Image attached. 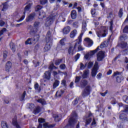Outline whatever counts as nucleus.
<instances>
[{
	"instance_id": "f257e3e1",
	"label": "nucleus",
	"mask_w": 128,
	"mask_h": 128,
	"mask_svg": "<svg viewBox=\"0 0 128 128\" xmlns=\"http://www.w3.org/2000/svg\"><path fill=\"white\" fill-rule=\"evenodd\" d=\"M52 33L50 32V31H48L47 32V34L46 36V42L47 44L44 47V52H48L50 50V44H48L50 42H52Z\"/></svg>"
},
{
	"instance_id": "f03ea898",
	"label": "nucleus",
	"mask_w": 128,
	"mask_h": 128,
	"mask_svg": "<svg viewBox=\"0 0 128 128\" xmlns=\"http://www.w3.org/2000/svg\"><path fill=\"white\" fill-rule=\"evenodd\" d=\"M49 71H46L44 74V78H46L48 80H50V72L54 70V68H58L56 67L54 64V63L51 62L49 64L48 66Z\"/></svg>"
},
{
	"instance_id": "7ed1b4c3",
	"label": "nucleus",
	"mask_w": 128,
	"mask_h": 128,
	"mask_svg": "<svg viewBox=\"0 0 128 128\" xmlns=\"http://www.w3.org/2000/svg\"><path fill=\"white\" fill-rule=\"evenodd\" d=\"M82 34H80L78 38L76 40V42L74 46V50H76V46H78V50H84V48L82 46Z\"/></svg>"
},
{
	"instance_id": "20e7f679",
	"label": "nucleus",
	"mask_w": 128,
	"mask_h": 128,
	"mask_svg": "<svg viewBox=\"0 0 128 128\" xmlns=\"http://www.w3.org/2000/svg\"><path fill=\"white\" fill-rule=\"evenodd\" d=\"M98 61L95 62L94 66L92 70L91 75L92 78H96V76L98 74Z\"/></svg>"
},
{
	"instance_id": "39448f33",
	"label": "nucleus",
	"mask_w": 128,
	"mask_h": 128,
	"mask_svg": "<svg viewBox=\"0 0 128 128\" xmlns=\"http://www.w3.org/2000/svg\"><path fill=\"white\" fill-rule=\"evenodd\" d=\"M118 76L116 78L117 82L120 83L122 82V80H124V77L122 75V72H114L113 76Z\"/></svg>"
},
{
	"instance_id": "423d86ee",
	"label": "nucleus",
	"mask_w": 128,
	"mask_h": 128,
	"mask_svg": "<svg viewBox=\"0 0 128 128\" xmlns=\"http://www.w3.org/2000/svg\"><path fill=\"white\" fill-rule=\"evenodd\" d=\"M100 50V46H98L95 50H92L90 52L87 53L85 56L84 58L86 60H90L91 56H92L96 52H97L98 51Z\"/></svg>"
},
{
	"instance_id": "0eeeda50",
	"label": "nucleus",
	"mask_w": 128,
	"mask_h": 128,
	"mask_svg": "<svg viewBox=\"0 0 128 128\" xmlns=\"http://www.w3.org/2000/svg\"><path fill=\"white\" fill-rule=\"evenodd\" d=\"M54 20V16H48L46 19V22L45 23V26L48 28L50 26L53 22Z\"/></svg>"
},
{
	"instance_id": "6e6552de",
	"label": "nucleus",
	"mask_w": 128,
	"mask_h": 128,
	"mask_svg": "<svg viewBox=\"0 0 128 128\" xmlns=\"http://www.w3.org/2000/svg\"><path fill=\"white\" fill-rule=\"evenodd\" d=\"M90 94V86H88L85 88L84 91L82 92V96H86Z\"/></svg>"
},
{
	"instance_id": "1a4fd4ad",
	"label": "nucleus",
	"mask_w": 128,
	"mask_h": 128,
	"mask_svg": "<svg viewBox=\"0 0 128 128\" xmlns=\"http://www.w3.org/2000/svg\"><path fill=\"white\" fill-rule=\"evenodd\" d=\"M104 58V52L100 51L97 54V60L98 62H102Z\"/></svg>"
},
{
	"instance_id": "9d476101",
	"label": "nucleus",
	"mask_w": 128,
	"mask_h": 128,
	"mask_svg": "<svg viewBox=\"0 0 128 128\" xmlns=\"http://www.w3.org/2000/svg\"><path fill=\"white\" fill-rule=\"evenodd\" d=\"M38 122H39V124L37 128H44V124H46L44 123L46 122V120H44V119L42 118H39L38 120Z\"/></svg>"
},
{
	"instance_id": "9b49d317",
	"label": "nucleus",
	"mask_w": 128,
	"mask_h": 128,
	"mask_svg": "<svg viewBox=\"0 0 128 128\" xmlns=\"http://www.w3.org/2000/svg\"><path fill=\"white\" fill-rule=\"evenodd\" d=\"M12 64L10 61H8L6 63V71L7 72H9L10 70L12 68Z\"/></svg>"
},
{
	"instance_id": "f8f14e48",
	"label": "nucleus",
	"mask_w": 128,
	"mask_h": 128,
	"mask_svg": "<svg viewBox=\"0 0 128 128\" xmlns=\"http://www.w3.org/2000/svg\"><path fill=\"white\" fill-rule=\"evenodd\" d=\"M53 117L54 118V120L56 122H60L62 118V114H54L53 115Z\"/></svg>"
},
{
	"instance_id": "ddd939ff",
	"label": "nucleus",
	"mask_w": 128,
	"mask_h": 128,
	"mask_svg": "<svg viewBox=\"0 0 128 128\" xmlns=\"http://www.w3.org/2000/svg\"><path fill=\"white\" fill-rule=\"evenodd\" d=\"M64 42H66V38H62L61 40L60 41V44L58 45L57 46V48L58 50H62V48L64 46Z\"/></svg>"
},
{
	"instance_id": "4468645a",
	"label": "nucleus",
	"mask_w": 128,
	"mask_h": 128,
	"mask_svg": "<svg viewBox=\"0 0 128 128\" xmlns=\"http://www.w3.org/2000/svg\"><path fill=\"white\" fill-rule=\"evenodd\" d=\"M36 16V13L33 12L31 14H30L28 18L26 19V21L27 22H32V20H34V17Z\"/></svg>"
},
{
	"instance_id": "2eb2a0df",
	"label": "nucleus",
	"mask_w": 128,
	"mask_h": 128,
	"mask_svg": "<svg viewBox=\"0 0 128 128\" xmlns=\"http://www.w3.org/2000/svg\"><path fill=\"white\" fill-rule=\"evenodd\" d=\"M12 124L16 127V128H21L20 127V123L18 122L16 119L14 118L12 120Z\"/></svg>"
},
{
	"instance_id": "dca6fc26",
	"label": "nucleus",
	"mask_w": 128,
	"mask_h": 128,
	"mask_svg": "<svg viewBox=\"0 0 128 128\" xmlns=\"http://www.w3.org/2000/svg\"><path fill=\"white\" fill-rule=\"evenodd\" d=\"M32 6V3H29L27 6H26L24 12V14H26V12H30V10Z\"/></svg>"
},
{
	"instance_id": "f3484780",
	"label": "nucleus",
	"mask_w": 128,
	"mask_h": 128,
	"mask_svg": "<svg viewBox=\"0 0 128 128\" xmlns=\"http://www.w3.org/2000/svg\"><path fill=\"white\" fill-rule=\"evenodd\" d=\"M120 118L122 120V122H128V118H126V115L124 113L120 114Z\"/></svg>"
},
{
	"instance_id": "a211bd4d",
	"label": "nucleus",
	"mask_w": 128,
	"mask_h": 128,
	"mask_svg": "<svg viewBox=\"0 0 128 128\" xmlns=\"http://www.w3.org/2000/svg\"><path fill=\"white\" fill-rule=\"evenodd\" d=\"M88 84V81L86 80H82L80 82V86L82 88H84Z\"/></svg>"
},
{
	"instance_id": "6ab92c4d",
	"label": "nucleus",
	"mask_w": 128,
	"mask_h": 128,
	"mask_svg": "<svg viewBox=\"0 0 128 128\" xmlns=\"http://www.w3.org/2000/svg\"><path fill=\"white\" fill-rule=\"evenodd\" d=\"M86 22H83L82 25V30L80 34H82V36H84V32H86Z\"/></svg>"
},
{
	"instance_id": "aec40b11",
	"label": "nucleus",
	"mask_w": 128,
	"mask_h": 128,
	"mask_svg": "<svg viewBox=\"0 0 128 128\" xmlns=\"http://www.w3.org/2000/svg\"><path fill=\"white\" fill-rule=\"evenodd\" d=\"M90 76V70H85L83 74L82 75V78H87L88 76Z\"/></svg>"
},
{
	"instance_id": "412c9836",
	"label": "nucleus",
	"mask_w": 128,
	"mask_h": 128,
	"mask_svg": "<svg viewBox=\"0 0 128 128\" xmlns=\"http://www.w3.org/2000/svg\"><path fill=\"white\" fill-rule=\"evenodd\" d=\"M70 32V27L69 26H66L63 29V33L64 34H68Z\"/></svg>"
},
{
	"instance_id": "4be33fe9",
	"label": "nucleus",
	"mask_w": 128,
	"mask_h": 128,
	"mask_svg": "<svg viewBox=\"0 0 128 128\" xmlns=\"http://www.w3.org/2000/svg\"><path fill=\"white\" fill-rule=\"evenodd\" d=\"M34 88L36 90H37L38 92H40V90H42V87L40 86L38 83L34 84Z\"/></svg>"
},
{
	"instance_id": "5701e85b",
	"label": "nucleus",
	"mask_w": 128,
	"mask_h": 128,
	"mask_svg": "<svg viewBox=\"0 0 128 128\" xmlns=\"http://www.w3.org/2000/svg\"><path fill=\"white\" fill-rule=\"evenodd\" d=\"M118 46H120L122 48H126L128 46V43L126 42H122L120 44H118Z\"/></svg>"
},
{
	"instance_id": "b1692460",
	"label": "nucleus",
	"mask_w": 128,
	"mask_h": 128,
	"mask_svg": "<svg viewBox=\"0 0 128 128\" xmlns=\"http://www.w3.org/2000/svg\"><path fill=\"white\" fill-rule=\"evenodd\" d=\"M84 40L87 42L88 46H92L94 44V42H92V40H90V38H86Z\"/></svg>"
},
{
	"instance_id": "393cba45",
	"label": "nucleus",
	"mask_w": 128,
	"mask_h": 128,
	"mask_svg": "<svg viewBox=\"0 0 128 128\" xmlns=\"http://www.w3.org/2000/svg\"><path fill=\"white\" fill-rule=\"evenodd\" d=\"M38 102H39L40 104H41L42 106H44V104H46V100L44 98H39L36 100Z\"/></svg>"
},
{
	"instance_id": "a878e982",
	"label": "nucleus",
	"mask_w": 128,
	"mask_h": 128,
	"mask_svg": "<svg viewBox=\"0 0 128 128\" xmlns=\"http://www.w3.org/2000/svg\"><path fill=\"white\" fill-rule=\"evenodd\" d=\"M78 34V31L76 30H74L72 32H71L70 34V38H74L76 36V34Z\"/></svg>"
},
{
	"instance_id": "bb28decb",
	"label": "nucleus",
	"mask_w": 128,
	"mask_h": 128,
	"mask_svg": "<svg viewBox=\"0 0 128 128\" xmlns=\"http://www.w3.org/2000/svg\"><path fill=\"white\" fill-rule=\"evenodd\" d=\"M71 17L72 20H76V12L73 10L71 12Z\"/></svg>"
},
{
	"instance_id": "cd10ccee",
	"label": "nucleus",
	"mask_w": 128,
	"mask_h": 128,
	"mask_svg": "<svg viewBox=\"0 0 128 128\" xmlns=\"http://www.w3.org/2000/svg\"><path fill=\"white\" fill-rule=\"evenodd\" d=\"M96 34L98 38H102L106 36V33H102V32L99 31L96 32Z\"/></svg>"
},
{
	"instance_id": "c85d7f7f",
	"label": "nucleus",
	"mask_w": 128,
	"mask_h": 128,
	"mask_svg": "<svg viewBox=\"0 0 128 128\" xmlns=\"http://www.w3.org/2000/svg\"><path fill=\"white\" fill-rule=\"evenodd\" d=\"M60 84V80H55L54 83L53 84V88H56Z\"/></svg>"
},
{
	"instance_id": "c756f323",
	"label": "nucleus",
	"mask_w": 128,
	"mask_h": 128,
	"mask_svg": "<svg viewBox=\"0 0 128 128\" xmlns=\"http://www.w3.org/2000/svg\"><path fill=\"white\" fill-rule=\"evenodd\" d=\"M64 92L63 90H60V91H58L56 92V96H58V98H60L64 94Z\"/></svg>"
},
{
	"instance_id": "7c9ffc66",
	"label": "nucleus",
	"mask_w": 128,
	"mask_h": 128,
	"mask_svg": "<svg viewBox=\"0 0 128 128\" xmlns=\"http://www.w3.org/2000/svg\"><path fill=\"white\" fill-rule=\"evenodd\" d=\"M1 126L2 128H8V123L5 121H2L1 122Z\"/></svg>"
},
{
	"instance_id": "2f4dec72",
	"label": "nucleus",
	"mask_w": 128,
	"mask_h": 128,
	"mask_svg": "<svg viewBox=\"0 0 128 128\" xmlns=\"http://www.w3.org/2000/svg\"><path fill=\"white\" fill-rule=\"evenodd\" d=\"M39 40H40V35L36 34L34 36V38L32 39V40H33L34 42H38Z\"/></svg>"
},
{
	"instance_id": "473e14b6",
	"label": "nucleus",
	"mask_w": 128,
	"mask_h": 128,
	"mask_svg": "<svg viewBox=\"0 0 128 128\" xmlns=\"http://www.w3.org/2000/svg\"><path fill=\"white\" fill-rule=\"evenodd\" d=\"M10 46L13 52H16V46H14V44L12 42H11L10 44Z\"/></svg>"
},
{
	"instance_id": "72a5a7b5",
	"label": "nucleus",
	"mask_w": 128,
	"mask_h": 128,
	"mask_svg": "<svg viewBox=\"0 0 128 128\" xmlns=\"http://www.w3.org/2000/svg\"><path fill=\"white\" fill-rule=\"evenodd\" d=\"M40 112V106H38L34 110V114H38V112Z\"/></svg>"
},
{
	"instance_id": "f704fd0d",
	"label": "nucleus",
	"mask_w": 128,
	"mask_h": 128,
	"mask_svg": "<svg viewBox=\"0 0 128 128\" xmlns=\"http://www.w3.org/2000/svg\"><path fill=\"white\" fill-rule=\"evenodd\" d=\"M28 26L30 28H31L30 32V34H31L32 36V34H36V31H34V28H32V26L31 25H29Z\"/></svg>"
},
{
	"instance_id": "c9c22d12",
	"label": "nucleus",
	"mask_w": 128,
	"mask_h": 128,
	"mask_svg": "<svg viewBox=\"0 0 128 128\" xmlns=\"http://www.w3.org/2000/svg\"><path fill=\"white\" fill-rule=\"evenodd\" d=\"M40 22L36 21L34 22V26L36 28H38V26H40Z\"/></svg>"
},
{
	"instance_id": "e433bc0d",
	"label": "nucleus",
	"mask_w": 128,
	"mask_h": 128,
	"mask_svg": "<svg viewBox=\"0 0 128 128\" xmlns=\"http://www.w3.org/2000/svg\"><path fill=\"white\" fill-rule=\"evenodd\" d=\"M92 118H89L87 120H86V122L85 124V126L87 127L88 124H90V122H92Z\"/></svg>"
},
{
	"instance_id": "4c0bfd02",
	"label": "nucleus",
	"mask_w": 128,
	"mask_h": 128,
	"mask_svg": "<svg viewBox=\"0 0 128 128\" xmlns=\"http://www.w3.org/2000/svg\"><path fill=\"white\" fill-rule=\"evenodd\" d=\"M62 59H57L56 61H55V64L56 66H58L59 64H62Z\"/></svg>"
},
{
	"instance_id": "58836bf2",
	"label": "nucleus",
	"mask_w": 128,
	"mask_h": 128,
	"mask_svg": "<svg viewBox=\"0 0 128 128\" xmlns=\"http://www.w3.org/2000/svg\"><path fill=\"white\" fill-rule=\"evenodd\" d=\"M74 52V49H72V46H70L69 48L68 49V52L69 54H72V52Z\"/></svg>"
},
{
	"instance_id": "ea45409f",
	"label": "nucleus",
	"mask_w": 128,
	"mask_h": 128,
	"mask_svg": "<svg viewBox=\"0 0 128 128\" xmlns=\"http://www.w3.org/2000/svg\"><path fill=\"white\" fill-rule=\"evenodd\" d=\"M39 16H41L42 18H46V12H44L43 11H41L39 12Z\"/></svg>"
},
{
	"instance_id": "a19ab883",
	"label": "nucleus",
	"mask_w": 128,
	"mask_h": 128,
	"mask_svg": "<svg viewBox=\"0 0 128 128\" xmlns=\"http://www.w3.org/2000/svg\"><path fill=\"white\" fill-rule=\"evenodd\" d=\"M32 42H33L32 39L29 38L26 41L25 44H32Z\"/></svg>"
},
{
	"instance_id": "79ce46f5",
	"label": "nucleus",
	"mask_w": 128,
	"mask_h": 128,
	"mask_svg": "<svg viewBox=\"0 0 128 128\" xmlns=\"http://www.w3.org/2000/svg\"><path fill=\"white\" fill-rule=\"evenodd\" d=\"M123 9L122 8H121L119 12H118V16L119 18H122V14H124V12H123Z\"/></svg>"
},
{
	"instance_id": "37998d69",
	"label": "nucleus",
	"mask_w": 128,
	"mask_h": 128,
	"mask_svg": "<svg viewBox=\"0 0 128 128\" xmlns=\"http://www.w3.org/2000/svg\"><path fill=\"white\" fill-rule=\"evenodd\" d=\"M87 64H86L85 65L82 63L80 64V70H84L86 68V66H87Z\"/></svg>"
},
{
	"instance_id": "c03bdc74",
	"label": "nucleus",
	"mask_w": 128,
	"mask_h": 128,
	"mask_svg": "<svg viewBox=\"0 0 128 128\" xmlns=\"http://www.w3.org/2000/svg\"><path fill=\"white\" fill-rule=\"evenodd\" d=\"M26 91H24L22 94L20 98V100H24V98H26Z\"/></svg>"
},
{
	"instance_id": "a18cd8bd",
	"label": "nucleus",
	"mask_w": 128,
	"mask_h": 128,
	"mask_svg": "<svg viewBox=\"0 0 128 128\" xmlns=\"http://www.w3.org/2000/svg\"><path fill=\"white\" fill-rule=\"evenodd\" d=\"M42 8V6L40 5H38L35 8V10L36 12H38V10H40Z\"/></svg>"
},
{
	"instance_id": "49530a36",
	"label": "nucleus",
	"mask_w": 128,
	"mask_h": 128,
	"mask_svg": "<svg viewBox=\"0 0 128 128\" xmlns=\"http://www.w3.org/2000/svg\"><path fill=\"white\" fill-rule=\"evenodd\" d=\"M122 100L126 104H128V96H123Z\"/></svg>"
},
{
	"instance_id": "de8ad7c7",
	"label": "nucleus",
	"mask_w": 128,
	"mask_h": 128,
	"mask_svg": "<svg viewBox=\"0 0 128 128\" xmlns=\"http://www.w3.org/2000/svg\"><path fill=\"white\" fill-rule=\"evenodd\" d=\"M80 76H76L75 82H74L75 84H78V82H80Z\"/></svg>"
},
{
	"instance_id": "09e8293b",
	"label": "nucleus",
	"mask_w": 128,
	"mask_h": 128,
	"mask_svg": "<svg viewBox=\"0 0 128 128\" xmlns=\"http://www.w3.org/2000/svg\"><path fill=\"white\" fill-rule=\"evenodd\" d=\"M6 32V28H3L0 31V36H2L4 32Z\"/></svg>"
},
{
	"instance_id": "8fccbe9b",
	"label": "nucleus",
	"mask_w": 128,
	"mask_h": 128,
	"mask_svg": "<svg viewBox=\"0 0 128 128\" xmlns=\"http://www.w3.org/2000/svg\"><path fill=\"white\" fill-rule=\"evenodd\" d=\"M92 66H94V62H90L88 63V68H92Z\"/></svg>"
},
{
	"instance_id": "3c124183",
	"label": "nucleus",
	"mask_w": 128,
	"mask_h": 128,
	"mask_svg": "<svg viewBox=\"0 0 128 128\" xmlns=\"http://www.w3.org/2000/svg\"><path fill=\"white\" fill-rule=\"evenodd\" d=\"M72 26H74V28H78V22H75L73 23L72 24Z\"/></svg>"
},
{
	"instance_id": "603ef678",
	"label": "nucleus",
	"mask_w": 128,
	"mask_h": 128,
	"mask_svg": "<svg viewBox=\"0 0 128 128\" xmlns=\"http://www.w3.org/2000/svg\"><path fill=\"white\" fill-rule=\"evenodd\" d=\"M91 14L92 18H94V16H96V9H92L91 10Z\"/></svg>"
},
{
	"instance_id": "864d4df0",
	"label": "nucleus",
	"mask_w": 128,
	"mask_h": 128,
	"mask_svg": "<svg viewBox=\"0 0 128 128\" xmlns=\"http://www.w3.org/2000/svg\"><path fill=\"white\" fill-rule=\"evenodd\" d=\"M36 108V106L33 104H29L28 108L30 110H34Z\"/></svg>"
},
{
	"instance_id": "5fc2aeb1",
	"label": "nucleus",
	"mask_w": 128,
	"mask_h": 128,
	"mask_svg": "<svg viewBox=\"0 0 128 128\" xmlns=\"http://www.w3.org/2000/svg\"><path fill=\"white\" fill-rule=\"evenodd\" d=\"M48 3V0H40V4H46Z\"/></svg>"
},
{
	"instance_id": "6e6d98bb",
	"label": "nucleus",
	"mask_w": 128,
	"mask_h": 128,
	"mask_svg": "<svg viewBox=\"0 0 128 128\" xmlns=\"http://www.w3.org/2000/svg\"><path fill=\"white\" fill-rule=\"evenodd\" d=\"M60 68H61V70H65L66 66V64H61L60 66Z\"/></svg>"
},
{
	"instance_id": "4d7b16f0",
	"label": "nucleus",
	"mask_w": 128,
	"mask_h": 128,
	"mask_svg": "<svg viewBox=\"0 0 128 128\" xmlns=\"http://www.w3.org/2000/svg\"><path fill=\"white\" fill-rule=\"evenodd\" d=\"M123 32H128V26H126L123 30Z\"/></svg>"
},
{
	"instance_id": "13d9d810",
	"label": "nucleus",
	"mask_w": 128,
	"mask_h": 128,
	"mask_svg": "<svg viewBox=\"0 0 128 128\" xmlns=\"http://www.w3.org/2000/svg\"><path fill=\"white\" fill-rule=\"evenodd\" d=\"M106 42L102 43L100 45V48H106Z\"/></svg>"
},
{
	"instance_id": "bf43d9fd",
	"label": "nucleus",
	"mask_w": 128,
	"mask_h": 128,
	"mask_svg": "<svg viewBox=\"0 0 128 128\" xmlns=\"http://www.w3.org/2000/svg\"><path fill=\"white\" fill-rule=\"evenodd\" d=\"M78 98H76L72 102L73 104H78Z\"/></svg>"
},
{
	"instance_id": "052dcab7",
	"label": "nucleus",
	"mask_w": 128,
	"mask_h": 128,
	"mask_svg": "<svg viewBox=\"0 0 128 128\" xmlns=\"http://www.w3.org/2000/svg\"><path fill=\"white\" fill-rule=\"evenodd\" d=\"M110 18L111 20H112L114 18V15L112 14V12H110L109 14V16H108V18Z\"/></svg>"
},
{
	"instance_id": "680f3d73",
	"label": "nucleus",
	"mask_w": 128,
	"mask_h": 128,
	"mask_svg": "<svg viewBox=\"0 0 128 128\" xmlns=\"http://www.w3.org/2000/svg\"><path fill=\"white\" fill-rule=\"evenodd\" d=\"M124 110L123 112H128V105H126L124 106Z\"/></svg>"
},
{
	"instance_id": "e2e57ef3",
	"label": "nucleus",
	"mask_w": 128,
	"mask_h": 128,
	"mask_svg": "<svg viewBox=\"0 0 128 128\" xmlns=\"http://www.w3.org/2000/svg\"><path fill=\"white\" fill-rule=\"evenodd\" d=\"M8 56V52L6 51H4V52H3V57L4 58H6V56Z\"/></svg>"
},
{
	"instance_id": "0e129e2a",
	"label": "nucleus",
	"mask_w": 128,
	"mask_h": 128,
	"mask_svg": "<svg viewBox=\"0 0 128 128\" xmlns=\"http://www.w3.org/2000/svg\"><path fill=\"white\" fill-rule=\"evenodd\" d=\"M6 8H7V6H6V4H3V8H2V10L3 12L6 11Z\"/></svg>"
},
{
	"instance_id": "69168bd1",
	"label": "nucleus",
	"mask_w": 128,
	"mask_h": 128,
	"mask_svg": "<svg viewBox=\"0 0 128 128\" xmlns=\"http://www.w3.org/2000/svg\"><path fill=\"white\" fill-rule=\"evenodd\" d=\"M80 54H78L76 56H75V58H76V62L77 60H78L80 58Z\"/></svg>"
},
{
	"instance_id": "338daca9",
	"label": "nucleus",
	"mask_w": 128,
	"mask_h": 128,
	"mask_svg": "<svg viewBox=\"0 0 128 128\" xmlns=\"http://www.w3.org/2000/svg\"><path fill=\"white\" fill-rule=\"evenodd\" d=\"M40 50V45L37 44L34 48V50Z\"/></svg>"
},
{
	"instance_id": "774afa93",
	"label": "nucleus",
	"mask_w": 128,
	"mask_h": 128,
	"mask_svg": "<svg viewBox=\"0 0 128 128\" xmlns=\"http://www.w3.org/2000/svg\"><path fill=\"white\" fill-rule=\"evenodd\" d=\"M106 94H108V90H106L104 93H100V94H101L102 96H106Z\"/></svg>"
}]
</instances>
